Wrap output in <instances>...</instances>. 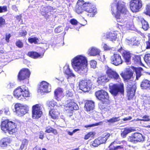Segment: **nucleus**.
I'll use <instances>...</instances> for the list:
<instances>
[{"mask_svg":"<svg viewBox=\"0 0 150 150\" xmlns=\"http://www.w3.org/2000/svg\"><path fill=\"white\" fill-rule=\"evenodd\" d=\"M71 64L75 71L80 75L87 74V61L85 57L81 55L76 56L72 60Z\"/></svg>","mask_w":150,"mask_h":150,"instance_id":"f257e3e1","label":"nucleus"},{"mask_svg":"<svg viewBox=\"0 0 150 150\" xmlns=\"http://www.w3.org/2000/svg\"><path fill=\"white\" fill-rule=\"evenodd\" d=\"M112 14L118 22V20L120 18L121 14H127L129 11L126 7L124 3L118 1L116 4L113 2L111 4Z\"/></svg>","mask_w":150,"mask_h":150,"instance_id":"f03ea898","label":"nucleus"},{"mask_svg":"<svg viewBox=\"0 0 150 150\" xmlns=\"http://www.w3.org/2000/svg\"><path fill=\"white\" fill-rule=\"evenodd\" d=\"M16 125L12 121L6 120L2 122L1 127L4 132H7L10 134H12L17 131Z\"/></svg>","mask_w":150,"mask_h":150,"instance_id":"7ed1b4c3","label":"nucleus"},{"mask_svg":"<svg viewBox=\"0 0 150 150\" xmlns=\"http://www.w3.org/2000/svg\"><path fill=\"white\" fill-rule=\"evenodd\" d=\"M13 95L19 100H22L30 95L28 88L24 85L18 87L14 91Z\"/></svg>","mask_w":150,"mask_h":150,"instance_id":"20e7f679","label":"nucleus"},{"mask_svg":"<svg viewBox=\"0 0 150 150\" xmlns=\"http://www.w3.org/2000/svg\"><path fill=\"white\" fill-rule=\"evenodd\" d=\"M109 92L114 97H115L119 93L124 95V88L123 83L120 84L110 83L109 85Z\"/></svg>","mask_w":150,"mask_h":150,"instance_id":"39448f33","label":"nucleus"},{"mask_svg":"<svg viewBox=\"0 0 150 150\" xmlns=\"http://www.w3.org/2000/svg\"><path fill=\"white\" fill-rule=\"evenodd\" d=\"M83 8V10L87 12V16L90 17H93L96 12V9L95 6L89 3H84Z\"/></svg>","mask_w":150,"mask_h":150,"instance_id":"423d86ee","label":"nucleus"},{"mask_svg":"<svg viewBox=\"0 0 150 150\" xmlns=\"http://www.w3.org/2000/svg\"><path fill=\"white\" fill-rule=\"evenodd\" d=\"M144 140V136L142 134L139 132L133 133L127 138V141L128 142L133 143L143 142Z\"/></svg>","mask_w":150,"mask_h":150,"instance_id":"0eeeda50","label":"nucleus"},{"mask_svg":"<svg viewBox=\"0 0 150 150\" xmlns=\"http://www.w3.org/2000/svg\"><path fill=\"white\" fill-rule=\"evenodd\" d=\"M92 85L91 80H81L79 82L80 89L84 92H86L90 90Z\"/></svg>","mask_w":150,"mask_h":150,"instance_id":"6e6552de","label":"nucleus"},{"mask_svg":"<svg viewBox=\"0 0 150 150\" xmlns=\"http://www.w3.org/2000/svg\"><path fill=\"white\" fill-rule=\"evenodd\" d=\"M131 11L133 13L139 11L142 6V2L141 0H131L129 3Z\"/></svg>","mask_w":150,"mask_h":150,"instance_id":"1a4fd4ad","label":"nucleus"},{"mask_svg":"<svg viewBox=\"0 0 150 150\" xmlns=\"http://www.w3.org/2000/svg\"><path fill=\"white\" fill-rule=\"evenodd\" d=\"M137 89L135 84H128L127 87V96L129 100L132 99L134 96Z\"/></svg>","mask_w":150,"mask_h":150,"instance_id":"9d476101","label":"nucleus"},{"mask_svg":"<svg viewBox=\"0 0 150 150\" xmlns=\"http://www.w3.org/2000/svg\"><path fill=\"white\" fill-rule=\"evenodd\" d=\"M15 108L16 114L20 116L24 115L28 111V107L22 105L20 104H16L15 105Z\"/></svg>","mask_w":150,"mask_h":150,"instance_id":"9b49d317","label":"nucleus"},{"mask_svg":"<svg viewBox=\"0 0 150 150\" xmlns=\"http://www.w3.org/2000/svg\"><path fill=\"white\" fill-rule=\"evenodd\" d=\"M110 61L111 63L116 66L121 64L123 62L121 56L117 53H113L111 57Z\"/></svg>","mask_w":150,"mask_h":150,"instance_id":"f8f14e48","label":"nucleus"},{"mask_svg":"<svg viewBox=\"0 0 150 150\" xmlns=\"http://www.w3.org/2000/svg\"><path fill=\"white\" fill-rule=\"evenodd\" d=\"M117 51L121 54L125 62L129 63L130 62L131 54L129 51L125 50L121 46Z\"/></svg>","mask_w":150,"mask_h":150,"instance_id":"ddd939ff","label":"nucleus"},{"mask_svg":"<svg viewBox=\"0 0 150 150\" xmlns=\"http://www.w3.org/2000/svg\"><path fill=\"white\" fill-rule=\"evenodd\" d=\"M32 117L33 119H38L40 117L42 114L41 108L38 104L36 105L33 107Z\"/></svg>","mask_w":150,"mask_h":150,"instance_id":"4468645a","label":"nucleus"},{"mask_svg":"<svg viewBox=\"0 0 150 150\" xmlns=\"http://www.w3.org/2000/svg\"><path fill=\"white\" fill-rule=\"evenodd\" d=\"M39 90L41 93L49 92L51 91V86L46 82L43 81L41 83Z\"/></svg>","mask_w":150,"mask_h":150,"instance_id":"2eb2a0df","label":"nucleus"},{"mask_svg":"<svg viewBox=\"0 0 150 150\" xmlns=\"http://www.w3.org/2000/svg\"><path fill=\"white\" fill-rule=\"evenodd\" d=\"M133 71L132 70L128 69L124 72H122L120 75L124 81H127L133 77Z\"/></svg>","mask_w":150,"mask_h":150,"instance_id":"dca6fc26","label":"nucleus"},{"mask_svg":"<svg viewBox=\"0 0 150 150\" xmlns=\"http://www.w3.org/2000/svg\"><path fill=\"white\" fill-rule=\"evenodd\" d=\"M30 72L28 69H23L19 72L18 75V79L20 80H23L29 77Z\"/></svg>","mask_w":150,"mask_h":150,"instance_id":"f3484780","label":"nucleus"},{"mask_svg":"<svg viewBox=\"0 0 150 150\" xmlns=\"http://www.w3.org/2000/svg\"><path fill=\"white\" fill-rule=\"evenodd\" d=\"M117 36V33L115 31L108 32L106 33L105 38L112 41L116 40Z\"/></svg>","mask_w":150,"mask_h":150,"instance_id":"a211bd4d","label":"nucleus"},{"mask_svg":"<svg viewBox=\"0 0 150 150\" xmlns=\"http://www.w3.org/2000/svg\"><path fill=\"white\" fill-rule=\"evenodd\" d=\"M63 89L60 88H58L55 90L54 92V96L55 99L58 101L60 100V98L63 97Z\"/></svg>","mask_w":150,"mask_h":150,"instance_id":"6ab92c4d","label":"nucleus"},{"mask_svg":"<svg viewBox=\"0 0 150 150\" xmlns=\"http://www.w3.org/2000/svg\"><path fill=\"white\" fill-rule=\"evenodd\" d=\"M131 68L134 71L136 74V80H138L142 75V71H143L142 68L141 67H135L132 66Z\"/></svg>","mask_w":150,"mask_h":150,"instance_id":"aec40b11","label":"nucleus"},{"mask_svg":"<svg viewBox=\"0 0 150 150\" xmlns=\"http://www.w3.org/2000/svg\"><path fill=\"white\" fill-rule=\"evenodd\" d=\"M94 107V102L91 100L88 101L86 102L85 105L86 110L88 112L93 110Z\"/></svg>","mask_w":150,"mask_h":150,"instance_id":"412c9836","label":"nucleus"},{"mask_svg":"<svg viewBox=\"0 0 150 150\" xmlns=\"http://www.w3.org/2000/svg\"><path fill=\"white\" fill-rule=\"evenodd\" d=\"M100 50L95 47H91L88 50V54L90 56H96L99 54Z\"/></svg>","mask_w":150,"mask_h":150,"instance_id":"4be33fe9","label":"nucleus"},{"mask_svg":"<svg viewBox=\"0 0 150 150\" xmlns=\"http://www.w3.org/2000/svg\"><path fill=\"white\" fill-rule=\"evenodd\" d=\"M84 1L82 0H78L77 3L76 11L78 13H81L83 10V6Z\"/></svg>","mask_w":150,"mask_h":150,"instance_id":"5701e85b","label":"nucleus"},{"mask_svg":"<svg viewBox=\"0 0 150 150\" xmlns=\"http://www.w3.org/2000/svg\"><path fill=\"white\" fill-rule=\"evenodd\" d=\"M140 87L142 89H150V81L144 79L141 83Z\"/></svg>","mask_w":150,"mask_h":150,"instance_id":"b1692460","label":"nucleus"},{"mask_svg":"<svg viewBox=\"0 0 150 150\" xmlns=\"http://www.w3.org/2000/svg\"><path fill=\"white\" fill-rule=\"evenodd\" d=\"M127 44L130 46H138L139 44V41L134 38L127 39L126 40Z\"/></svg>","mask_w":150,"mask_h":150,"instance_id":"393cba45","label":"nucleus"},{"mask_svg":"<svg viewBox=\"0 0 150 150\" xmlns=\"http://www.w3.org/2000/svg\"><path fill=\"white\" fill-rule=\"evenodd\" d=\"M64 73L68 76L67 77L68 79L69 80L71 77H74V79L75 78V75L72 73L69 66H65L64 67Z\"/></svg>","mask_w":150,"mask_h":150,"instance_id":"a878e982","label":"nucleus"},{"mask_svg":"<svg viewBox=\"0 0 150 150\" xmlns=\"http://www.w3.org/2000/svg\"><path fill=\"white\" fill-rule=\"evenodd\" d=\"M59 114V111L56 109H52L49 112L51 118L53 119H57Z\"/></svg>","mask_w":150,"mask_h":150,"instance_id":"bb28decb","label":"nucleus"},{"mask_svg":"<svg viewBox=\"0 0 150 150\" xmlns=\"http://www.w3.org/2000/svg\"><path fill=\"white\" fill-rule=\"evenodd\" d=\"M132 60L134 64H138L142 66H144L142 62L140 55H134L132 57Z\"/></svg>","mask_w":150,"mask_h":150,"instance_id":"cd10ccee","label":"nucleus"},{"mask_svg":"<svg viewBox=\"0 0 150 150\" xmlns=\"http://www.w3.org/2000/svg\"><path fill=\"white\" fill-rule=\"evenodd\" d=\"M123 130H122L121 133V136L123 138H125L127 135L129 133L133 131L132 129L125 128L122 129Z\"/></svg>","mask_w":150,"mask_h":150,"instance_id":"c85d7f7f","label":"nucleus"},{"mask_svg":"<svg viewBox=\"0 0 150 150\" xmlns=\"http://www.w3.org/2000/svg\"><path fill=\"white\" fill-rule=\"evenodd\" d=\"M115 143H116V142L114 141L110 144L109 146V150H118V149H124V147L122 145L112 146Z\"/></svg>","mask_w":150,"mask_h":150,"instance_id":"c756f323","label":"nucleus"},{"mask_svg":"<svg viewBox=\"0 0 150 150\" xmlns=\"http://www.w3.org/2000/svg\"><path fill=\"white\" fill-rule=\"evenodd\" d=\"M53 10V7L50 6H47L46 7H43L41 9V11L42 12L41 13L42 15L44 16L45 14L43 13H45L46 14L49 12H51Z\"/></svg>","mask_w":150,"mask_h":150,"instance_id":"7c9ffc66","label":"nucleus"},{"mask_svg":"<svg viewBox=\"0 0 150 150\" xmlns=\"http://www.w3.org/2000/svg\"><path fill=\"white\" fill-rule=\"evenodd\" d=\"M140 21L142 25V28L144 30H147L149 28L148 22L144 18H141Z\"/></svg>","mask_w":150,"mask_h":150,"instance_id":"2f4dec72","label":"nucleus"},{"mask_svg":"<svg viewBox=\"0 0 150 150\" xmlns=\"http://www.w3.org/2000/svg\"><path fill=\"white\" fill-rule=\"evenodd\" d=\"M95 95L99 101L103 102V90H101L97 91L96 92Z\"/></svg>","mask_w":150,"mask_h":150,"instance_id":"473e14b6","label":"nucleus"},{"mask_svg":"<svg viewBox=\"0 0 150 150\" xmlns=\"http://www.w3.org/2000/svg\"><path fill=\"white\" fill-rule=\"evenodd\" d=\"M57 103L53 100L48 102V105L49 107L51 106L53 107V109L59 110L61 105H57Z\"/></svg>","mask_w":150,"mask_h":150,"instance_id":"72a5a7b5","label":"nucleus"},{"mask_svg":"<svg viewBox=\"0 0 150 150\" xmlns=\"http://www.w3.org/2000/svg\"><path fill=\"white\" fill-rule=\"evenodd\" d=\"M103 143V139L102 138L99 137L94 141L93 143L92 144V145L94 147H97Z\"/></svg>","mask_w":150,"mask_h":150,"instance_id":"f704fd0d","label":"nucleus"},{"mask_svg":"<svg viewBox=\"0 0 150 150\" xmlns=\"http://www.w3.org/2000/svg\"><path fill=\"white\" fill-rule=\"evenodd\" d=\"M105 69L106 70V73L109 78H110L114 71L112 70V69L109 68L108 66H105Z\"/></svg>","mask_w":150,"mask_h":150,"instance_id":"c9c22d12","label":"nucleus"},{"mask_svg":"<svg viewBox=\"0 0 150 150\" xmlns=\"http://www.w3.org/2000/svg\"><path fill=\"white\" fill-rule=\"evenodd\" d=\"M28 55L30 57L34 58H36L41 56V55L37 52H29L28 53Z\"/></svg>","mask_w":150,"mask_h":150,"instance_id":"e433bc0d","label":"nucleus"},{"mask_svg":"<svg viewBox=\"0 0 150 150\" xmlns=\"http://www.w3.org/2000/svg\"><path fill=\"white\" fill-rule=\"evenodd\" d=\"M8 138H7L2 139L0 142L1 146L2 147L6 146L9 143L8 142Z\"/></svg>","mask_w":150,"mask_h":150,"instance_id":"4c0bfd02","label":"nucleus"},{"mask_svg":"<svg viewBox=\"0 0 150 150\" xmlns=\"http://www.w3.org/2000/svg\"><path fill=\"white\" fill-rule=\"evenodd\" d=\"M45 132L48 133L52 132L55 134H57V130L51 127H47Z\"/></svg>","mask_w":150,"mask_h":150,"instance_id":"58836bf2","label":"nucleus"},{"mask_svg":"<svg viewBox=\"0 0 150 150\" xmlns=\"http://www.w3.org/2000/svg\"><path fill=\"white\" fill-rule=\"evenodd\" d=\"M68 105L71 108V109H73L75 110H77L78 109L79 107L78 105L72 102H70Z\"/></svg>","mask_w":150,"mask_h":150,"instance_id":"ea45409f","label":"nucleus"},{"mask_svg":"<svg viewBox=\"0 0 150 150\" xmlns=\"http://www.w3.org/2000/svg\"><path fill=\"white\" fill-rule=\"evenodd\" d=\"M120 120L119 117H113L107 120V121L110 123H113L118 122Z\"/></svg>","mask_w":150,"mask_h":150,"instance_id":"a19ab883","label":"nucleus"},{"mask_svg":"<svg viewBox=\"0 0 150 150\" xmlns=\"http://www.w3.org/2000/svg\"><path fill=\"white\" fill-rule=\"evenodd\" d=\"M144 59L147 64L150 65V54H146L144 56Z\"/></svg>","mask_w":150,"mask_h":150,"instance_id":"79ce46f5","label":"nucleus"},{"mask_svg":"<svg viewBox=\"0 0 150 150\" xmlns=\"http://www.w3.org/2000/svg\"><path fill=\"white\" fill-rule=\"evenodd\" d=\"M28 140L26 139L23 140L22 142V144L20 148L21 149H23L25 147H26L28 145Z\"/></svg>","mask_w":150,"mask_h":150,"instance_id":"37998d69","label":"nucleus"},{"mask_svg":"<svg viewBox=\"0 0 150 150\" xmlns=\"http://www.w3.org/2000/svg\"><path fill=\"white\" fill-rule=\"evenodd\" d=\"M110 78L117 80L120 79V77L119 74L116 71H114Z\"/></svg>","mask_w":150,"mask_h":150,"instance_id":"c03bdc74","label":"nucleus"},{"mask_svg":"<svg viewBox=\"0 0 150 150\" xmlns=\"http://www.w3.org/2000/svg\"><path fill=\"white\" fill-rule=\"evenodd\" d=\"M28 40L29 42L31 43H34L35 44L37 43L38 41V38L36 37L30 38Z\"/></svg>","mask_w":150,"mask_h":150,"instance_id":"a18cd8bd","label":"nucleus"},{"mask_svg":"<svg viewBox=\"0 0 150 150\" xmlns=\"http://www.w3.org/2000/svg\"><path fill=\"white\" fill-rule=\"evenodd\" d=\"M95 135L93 132H90L85 136L84 139H87L90 137H93Z\"/></svg>","mask_w":150,"mask_h":150,"instance_id":"49530a36","label":"nucleus"},{"mask_svg":"<svg viewBox=\"0 0 150 150\" xmlns=\"http://www.w3.org/2000/svg\"><path fill=\"white\" fill-rule=\"evenodd\" d=\"M144 13L146 15H149L150 16V6H147Z\"/></svg>","mask_w":150,"mask_h":150,"instance_id":"de8ad7c7","label":"nucleus"},{"mask_svg":"<svg viewBox=\"0 0 150 150\" xmlns=\"http://www.w3.org/2000/svg\"><path fill=\"white\" fill-rule=\"evenodd\" d=\"M16 45L19 48H22L23 46V44L20 40H18L16 42Z\"/></svg>","mask_w":150,"mask_h":150,"instance_id":"09e8293b","label":"nucleus"},{"mask_svg":"<svg viewBox=\"0 0 150 150\" xmlns=\"http://www.w3.org/2000/svg\"><path fill=\"white\" fill-rule=\"evenodd\" d=\"M103 76H102L98 77L97 79V82L99 85L103 83Z\"/></svg>","mask_w":150,"mask_h":150,"instance_id":"8fccbe9b","label":"nucleus"},{"mask_svg":"<svg viewBox=\"0 0 150 150\" xmlns=\"http://www.w3.org/2000/svg\"><path fill=\"white\" fill-rule=\"evenodd\" d=\"M5 24V20L2 17L0 18V27L1 28Z\"/></svg>","mask_w":150,"mask_h":150,"instance_id":"3c124183","label":"nucleus"},{"mask_svg":"<svg viewBox=\"0 0 150 150\" xmlns=\"http://www.w3.org/2000/svg\"><path fill=\"white\" fill-rule=\"evenodd\" d=\"M7 11V7L6 6H0V13L6 12Z\"/></svg>","mask_w":150,"mask_h":150,"instance_id":"603ef678","label":"nucleus"},{"mask_svg":"<svg viewBox=\"0 0 150 150\" xmlns=\"http://www.w3.org/2000/svg\"><path fill=\"white\" fill-rule=\"evenodd\" d=\"M90 65L91 67L95 69L96 67L97 62L94 60H92L90 63Z\"/></svg>","mask_w":150,"mask_h":150,"instance_id":"864d4df0","label":"nucleus"},{"mask_svg":"<svg viewBox=\"0 0 150 150\" xmlns=\"http://www.w3.org/2000/svg\"><path fill=\"white\" fill-rule=\"evenodd\" d=\"M73 95V93L69 90L67 91L66 92V96L67 97H71Z\"/></svg>","mask_w":150,"mask_h":150,"instance_id":"5fc2aeb1","label":"nucleus"},{"mask_svg":"<svg viewBox=\"0 0 150 150\" xmlns=\"http://www.w3.org/2000/svg\"><path fill=\"white\" fill-rule=\"evenodd\" d=\"M142 120L143 121L147 122L149 121L150 120V119L149 118V117L148 115H144L142 117Z\"/></svg>","mask_w":150,"mask_h":150,"instance_id":"6e6d98bb","label":"nucleus"},{"mask_svg":"<svg viewBox=\"0 0 150 150\" xmlns=\"http://www.w3.org/2000/svg\"><path fill=\"white\" fill-rule=\"evenodd\" d=\"M63 30V28H62L60 27H58L55 29L54 31L55 32L58 33L62 31Z\"/></svg>","mask_w":150,"mask_h":150,"instance_id":"4d7b16f0","label":"nucleus"},{"mask_svg":"<svg viewBox=\"0 0 150 150\" xmlns=\"http://www.w3.org/2000/svg\"><path fill=\"white\" fill-rule=\"evenodd\" d=\"M79 130L78 129H76L73 130L72 132H71L69 131H67V132L68 134L72 136L74 133H75L76 132Z\"/></svg>","mask_w":150,"mask_h":150,"instance_id":"13d9d810","label":"nucleus"},{"mask_svg":"<svg viewBox=\"0 0 150 150\" xmlns=\"http://www.w3.org/2000/svg\"><path fill=\"white\" fill-rule=\"evenodd\" d=\"M15 85L14 82H10L7 85V87L8 88H13Z\"/></svg>","mask_w":150,"mask_h":150,"instance_id":"bf43d9fd","label":"nucleus"},{"mask_svg":"<svg viewBox=\"0 0 150 150\" xmlns=\"http://www.w3.org/2000/svg\"><path fill=\"white\" fill-rule=\"evenodd\" d=\"M70 22L71 24L73 25H76L77 23V21L74 19H71Z\"/></svg>","mask_w":150,"mask_h":150,"instance_id":"052dcab7","label":"nucleus"},{"mask_svg":"<svg viewBox=\"0 0 150 150\" xmlns=\"http://www.w3.org/2000/svg\"><path fill=\"white\" fill-rule=\"evenodd\" d=\"M3 110L4 112V113L7 115H9L10 114V112L9 111V108H8L6 107Z\"/></svg>","mask_w":150,"mask_h":150,"instance_id":"680f3d73","label":"nucleus"},{"mask_svg":"<svg viewBox=\"0 0 150 150\" xmlns=\"http://www.w3.org/2000/svg\"><path fill=\"white\" fill-rule=\"evenodd\" d=\"M104 49L105 51H108L111 50V48L106 44H105L104 45Z\"/></svg>","mask_w":150,"mask_h":150,"instance_id":"e2e57ef3","label":"nucleus"},{"mask_svg":"<svg viewBox=\"0 0 150 150\" xmlns=\"http://www.w3.org/2000/svg\"><path fill=\"white\" fill-rule=\"evenodd\" d=\"M103 102L100 101V103H98L99 108L102 111L103 110Z\"/></svg>","mask_w":150,"mask_h":150,"instance_id":"0e129e2a","label":"nucleus"},{"mask_svg":"<svg viewBox=\"0 0 150 150\" xmlns=\"http://www.w3.org/2000/svg\"><path fill=\"white\" fill-rule=\"evenodd\" d=\"M27 34V32L25 30H22L19 33L21 36H25Z\"/></svg>","mask_w":150,"mask_h":150,"instance_id":"69168bd1","label":"nucleus"},{"mask_svg":"<svg viewBox=\"0 0 150 150\" xmlns=\"http://www.w3.org/2000/svg\"><path fill=\"white\" fill-rule=\"evenodd\" d=\"M146 49H150V41L148 40L146 42Z\"/></svg>","mask_w":150,"mask_h":150,"instance_id":"338daca9","label":"nucleus"},{"mask_svg":"<svg viewBox=\"0 0 150 150\" xmlns=\"http://www.w3.org/2000/svg\"><path fill=\"white\" fill-rule=\"evenodd\" d=\"M103 124L102 122H100L98 123H97L94 124H93V125H90L88 126V127H93L95 126H97L99 125H102Z\"/></svg>","mask_w":150,"mask_h":150,"instance_id":"774afa93","label":"nucleus"}]
</instances>
